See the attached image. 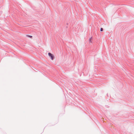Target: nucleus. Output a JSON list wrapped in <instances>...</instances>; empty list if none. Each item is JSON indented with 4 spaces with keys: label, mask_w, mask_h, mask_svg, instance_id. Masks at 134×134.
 <instances>
[{
    "label": "nucleus",
    "mask_w": 134,
    "mask_h": 134,
    "mask_svg": "<svg viewBox=\"0 0 134 134\" xmlns=\"http://www.w3.org/2000/svg\"><path fill=\"white\" fill-rule=\"evenodd\" d=\"M48 55L49 56L51 57V59L52 60H53L54 58V56L53 55L50 53H48Z\"/></svg>",
    "instance_id": "nucleus-1"
},
{
    "label": "nucleus",
    "mask_w": 134,
    "mask_h": 134,
    "mask_svg": "<svg viewBox=\"0 0 134 134\" xmlns=\"http://www.w3.org/2000/svg\"><path fill=\"white\" fill-rule=\"evenodd\" d=\"M89 42L90 43H92V37H91L89 40Z\"/></svg>",
    "instance_id": "nucleus-2"
},
{
    "label": "nucleus",
    "mask_w": 134,
    "mask_h": 134,
    "mask_svg": "<svg viewBox=\"0 0 134 134\" xmlns=\"http://www.w3.org/2000/svg\"><path fill=\"white\" fill-rule=\"evenodd\" d=\"M100 31H103V29L102 28H101Z\"/></svg>",
    "instance_id": "nucleus-3"
},
{
    "label": "nucleus",
    "mask_w": 134,
    "mask_h": 134,
    "mask_svg": "<svg viewBox=\"0 0 134 134\" xmlns=\"http://www.w3.org/2000/svg\"><path fill=\"white\" fill-rule=\"evenodd\" d=\"M27 36L30 37H32V36Z\"/></svg>",
    "instance_id": "nucleus-4"
}]
</instances>
